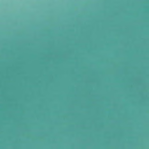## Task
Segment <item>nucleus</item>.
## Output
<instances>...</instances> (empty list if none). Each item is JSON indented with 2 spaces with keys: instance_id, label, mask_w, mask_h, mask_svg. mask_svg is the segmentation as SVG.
<instances>
[{
  "instance_id": "f257e3e1",
  "label": "nucleus",
  "mask_w": 149,
  "mask_h": 149,
  "mask_svg": "<svg viewBox=\"0 0 149 149\" xmlns=\"http://www.w3.org/2000/svg\"><path fill=\"white\" fill-rule=\"evenodd\" d=\"M146 20H149V19H146Z\"/></svg>"
},
{
  "instance_id": "f03ea898",
  "label": "nucleus",
  "mask_w": 149,
  "mask_h": 149,
  "mask_svg": "<svg viewBox=\"0 0 149 149\" xmlns=\"http://www.w3.org/2000/svg\"><path fill=\"white\" fill-rule=\"evenodd\" d=\"M146 19H149V18H146Z\"/></svg>"
},
{
  "instance_id": "7ed1b4c3",
  "label": "nucleus",
  "mask_w": 149,
  "mask_h": 149,
  "mask_svg": "<svg viewBox=\"0 0 149 149\" xmlns=\"http://www.w3.org/2000/svg\"><path fill=\"white\" fill-rule=\"evenodd\" d=\"M72 19H73V18H72Z\"/></svg>"
},
{
  "instance_id": "20e7f679",
  "label": "nucleus",
  "mask_w": 149,
  "mask_h": 149,
  "mask_svg": "<svg viewBox=\"0 0 149 149\" xmlns=\"http://www.w3.org/2000/svg\"><path fill=\"white\" fill-rule=\"evenodd\" d=\"M92 19H93V18H92Z\"/></svg>"
}]
</instances>
